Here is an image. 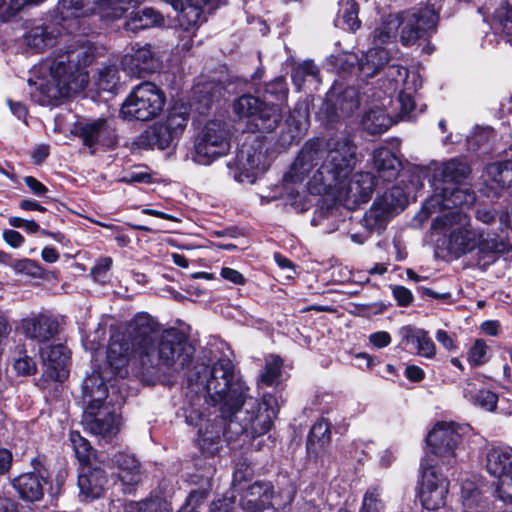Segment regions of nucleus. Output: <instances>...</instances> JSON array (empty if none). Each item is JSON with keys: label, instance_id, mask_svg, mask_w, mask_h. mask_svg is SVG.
I'll use <instances>...</instances> for the list:
<instances>
[{"label": "nucleus", "instance_id": "f257e3e1", "mask_svg": "<svg viewBox=\"0 0 512 512\" xmlns=\"http://www.w3.org/2000/svg\"><path fill=\"white\" fill-rule=\"evenodd\" d=\"M187 380L191 392L203 394L212 405L219 406L221 413V423L201 419L197 442L204 453L218 452L221 435L231 442L242 435L249 438L264 435L272 428L279 411L277 398L268 393L261 402L248 397V387L235 377L231 360L219 359L213 365L198 361Z\"/></svg>", "mask_w": 512, "mask_h": 512}, {"label": "nucleus", "instance_id": "f03ea898", "mask_svg": "<svg viewBox=\"0 0 512 512\" xmlns=\"http://www.w3.org/2000/svg\"><path fill=\"white\" fill-rule=\"evenodd\" d=\"M356 164V146L347 134L337 133L327 140L308 141L286 177L292 182L307 181L312 194H330L347 209H355L372 196L376 180L369 172L351 176Z\"/></svg>", "mask_w": 512, "mask_h": 512}, {"label": "nucleus", "instance_id": "7ed1b4c3", "mask_svg": "<svg viewBox=\"0 0 512 512\" xmlns=\"http://www.w3.org/2000/svg\"><path fill=\"white\" fill-rule=\"evenodd\" d=\"M194 352L183 333L168 329L159 336L158 322L150 314L139 312L112 332L107 363L119 378L130 373L157 374L164 369L181 372L192 362Z\"/></svg>", "mask_w": 512, "mask_h": 512}, {"label": "nucleus", "instance_id": "20e7f679", "mask_svg": "<svg viewBox=\"0 0 512 512\" xmlns=\"http://www.w3.org/2000/svg\"><path fill=\"white\" fill-rule=\"evenodd\" d=\"M95 59V48L85 42L69 46L43 61L37 69L36 91L32 97L43 106L54 105L58 100L79 93L88 84L84 68ZM32 84V81L29 80Z\"/></svg>", "mask_w": 512, "mask_h": 512}, {"label": "nucleus", "instance_id": "39448f33", "mask_svg": "<svg viewBox=\"0 0 512 512\" xmlns=\"http://www.w3.org/2000/svg\"><path fill=\"white\" fill-rule=\"evenodd\" d=\"M465 206L435 210L437 214L431 228L445 236L441 246L452 256L460 257L475 249L481 258H486L505 250V243L471 226L469 216L463 211Z\"/></svg>", "mask_w": 512, "mask_h": 512}, {"label": "nucleus", "instance_id": "423d86ee", "mask_svg": "<svg viewBox=\"0 0 512 512\" xmlns=\"http://www.w3.org/2000/svg\"><path fill=\"white\" fill-rule=\"evenodd\" d=\"M429 182L433 194L424 202L419 213L421 220L432 215L435 210L453 208L455 206H471L475 202V194L461 186L470 170L465 162L451 159L442 163H432Z\"/></svg>", "mask_w": 512, "mask_h": 512}, {"label": "nucleus", "instance_id": "0eeeda50", "mask_svg": "<svg viewBox=\"0 0 512 512\" xmlns=\"http://www.w3.org/2000/svg\"><path fill=\"white\" fill-rule=\"evenodd\" d=\"M165 104L164 92L152 82H143L127 96L120 115L127 120L149 121L162 113Z\"/></svg>", "mask_w": 512, "mask_h": 512}, {"label": "nucleus", "instance_id": "6e6552de", "mask_svg": "<svg viewBox=\"0 0 512 512\" xmlns=\"http://www.w3.org/2000/svg\"><path fill=\"white\" fill-rule=\"evenodd\" d=\"M230 132L227 124L220 120H211L198 133L192 159L200 165H209L230 149Z\"/></svg>", "mask_w": 512, "mask_h": 512}, {"label": "nucleus", "instance_id": "1a4fd4ad", "mask_svg": "<svg viewBox=\"0 0 512 512\" xmlns=\"http://www.w3.org/2000/svg\"><path fill=\"white\" fill-rule=\"evenodd\" d=\"M187 122L185 112L173 109L165 120L155 122L139 136L138 145L145 149H168L179 141Z\"/></svg>", "mask_w": 512, "mask_h": 512}, {"label": "nucleus", "instance_id": "9d476101", "mask_svg": "<svg viewBox=\"0 0 512 512\" xmlns=\"http://www.w3.org/2000/svg\"><path fill=\"white\" fill-rule=\"evenodd\" d=\"M362 101V94L357 88L335 83L319 109V117L328 123L346 119L359 109Z\"/></svg>", "mask_w": 512, "mask_h": 512}, {"label": "nucleus", "instance_id": "9b49d317", "mask_svg": "<svg viewBox=\"0 0 512 512\" xmlns=\"http://www.w3.org/2000/svg\"><path fill=\"white\" fill-rule=\"evenodd\" d=\"M407 204V195L399 186H393L383 195L378 197L364 214L363 227L369 232L380 233L388 221Z\"/></svg>", "mask_w": 512, "mask_h": 512}, {"label": "nucleus", "instance_id": "f8f14e48", "mask_svg": "<svg viewBox=\"0 0 512 512\" xmlns=\"http://www.w3.org/2000/svg\"><path fill=\"white\" fill-rule=\"evenodd\" d=\"M420 472L418 496L422 506L432 511L444 507L448 494V480L438 471L433 460L428 456L422 459Z\"/></svg>", "mask_w": 512, "mask_h": 512}, {"label": "nucleus", "instance_id": "ddd939ff", "mask_svg": "<svg viewBox=\"0 0 512 512\" xmlns=\"http://www.w3.org/2000/svg\"><path fill=\"white\" fill-rule=\"evenodd\" d=\"M239 117L251 118L258 130L270 132L274 130L283 117L282 107L278 104H266L258 97L243 95L233 105Z\"/></svg>", "mask_w": 512, "mask_h": 512}, {"label": "nucleus", "instance_id": "4468645a", "mask_svg": "<svg viewBox=\"0 0 512 512\" xmlns=\"http://www.w3.org/2000/svg\"><path fill=\"white\" fill-rule=\"evenodd\" d=\"M268 166L262 142L253 138L251 141H245L237 153L234 178L240 183L253 184Z\"/></svg>", "mask_w": 512, "mask_h": 512}, {"label": "nucleus", "instance_id": "2eb2a0df", "mask_svg": "<svg viewBox=\"0 0 512 512\" xmlns=\"http://www.w3.org/2000/svg\"><path fill=\"white\" fill-rule=\"evenodd\" d=\"M396 15L401 20L399 36L404 46L414 44L427 31L434 29L438 19L430 6L415 7Z\"/></svg>", "mask_w": 512, "mask_h": 512}, {"label": "nucleus", "instance_id": "dca6fc26", "mask_svg": "<svg viewBox=\"0 0 512 512\" xmlns=\"http://www.w3.org/2000/svg\"><path fill=\"white\" fill-rule=\"evenodd\" d=\"M121 403H108L99 408L84 410L82 424L84 429L91 434L99 437L105 442H110L120 430V416L117 409Z\"/></svg>", "mask_w": 512, "mask_h": 512}, {"label": "nucleus", "instance_id": "f3484780", "mask_svg": "<svg viewBox=\"0 0 512 512\" xmlns=\"http://www.w3.org/2000/svg\"><path fill=\"white\" fill-rule=\"evenodd\" d=\"M461 427L452 422H438L427 435V445L444 464H451L462 441Z\"/></svg>", "mask_w": 512, "mask_h": 512}, {"label": "nucleus", "instance_id": "a211bd4d", "mask_svg": "<svg viewBox=\"0 0 512 512\" xmlns=\"http://www.w3.org/2000/svg\"><path fill=\"white\" fill-rule=\"evenodd\" d=\"M363 94L367 99L371 98L366 101L367 108L361 120L363 129L372 135L384 133L394 122H397L388 112V106L392 103L391 96L386 92H383L384 96L376 92L368 95L366 91Z\"/></svg>", "mask_w": 512, "mask_h": 512}, {"label": "nucleus", "instance_id": "6ab92c4d", "mask_svg": "<svg viewBox=\"0 0 512 512\" xmlns=\"http://www.w3.org/2000/svg\"><path fill=\"white\" fill-rule=\"evenodd\" d=\"M122 70L132 77H144L161 67V61L151 44H134L120 61Z\"/></svg>", "mask_w": 512, "mask_h": 512}, {"label": "nucleus", "instance_id": "aec40b11", "mask_svg": "<svg viewBox=\"0 0 512 512\" xmlns=\"http://www.w3.org/2000/svg\"><path fill=\"white\" fill-rule=\"evenodd\" d=\"M273 498V485L270 482L257 481L241 492L238 512H263L274 507Z\"/></svg>", "mask_w": 512, "mask_h": 512}, {"label": "nucleus", "instance_id": "412c9836", "mask_svg": "<svg viewBox=\"0 0 512 512\" xmlns=\"http://www.w3.org/2000/svg\"><path fill=\"white\" fill-rule=\"evenodd\" d=\"M74 133L82 139L85 146L92 149V152L97 145L112 147L116 143L114 129L106 119L78 123Z\"/></svg>", "mask_w": 512, "mask_h": 512}, {"label": "nucleus", "instance_id": "4be33fe9", "mask_svg": "<svg viewBox=\"0 0 512 512\" xmlns=\"http://www.w3.org/2000/svg\"><path fill=\"white\" fill-rule=\"evenodd\" d=\"M40 355L43 361V376L56 382L67 379L70 354L63 344L44 346L40 349Z\"/></svg>", "mask_w": 512, "mask_h": 512}, {"label": "nucleus", "instance_id": "5701e85b", "mask_svg": "<svg viewBox=\"0 0 512 512\" xmlns=\"http://www.w3.org/2000/svg\"><path fill=\"white\" fill-rule=\"evenodd\" d=\"M106 482V475L101 468L84 466L78 476L80 497L85 501L99 498Z\"/></svg>", "mask_w": 512, "mask_h": 512}, {"label": "nucleus", "instance_id": "b1692460", "mask_svg": "<svg viewBox=\"0 0 512 512\" xmlns=\"http://www.w3.org/2000/svg\"><path fill=\"white\" fill-rule=\"evenodd\" d=\"M46 483L44 472H27L13 479V487L25 501H39L44 495L43 485Z\"/></svg>", "mask_w": 512, "mask_h": 512}, {"label": "nucleus", "instance_id": "393cba45", "mask_svg": "<svg viewBox=\"0 0 512 512\" xmlns=\"http://www.w3.org/2000/svg\"><path fill=\"white\" fill-rule=\"evenodd\" d=\"M108 397V391L103 377L98 372H93L82 385V400L84 410H92L106 404L104 400Z\"/></svg>", "mask_w": 512, "mask_h": 512}, {"label": "nucleus", "instance_id": "a878e982", "mask_svg": "<svg viewBox=\"0 0 512 512\" xmlns=\"http://www.w3.org/2000/svg\"><path fill=\"white\" fill-rule=\"evenodd\" d=\"M486 470L495 478L512 473V447L508 445L492 446L486 454Z\"/></svg>", "mask_w": 512, "mask_h": 512}, {"label": "nucleus", "instance_id": "bb28decb", "mask_svg": "<svg viewBox=\"0 0 512 512\" xmlns=\"http://www.w3.org/2000/svg\"><path fill=\"white\" fill-rule=\"evenodd\" d=\"M24 334L31 339L44 342L54 337L58 332V323L47 315L24 319L21 322Z\"/></svg>", "mask_w": 512, "mask_h": 512}, {"label": "nucleus", "instance_id": "cd10ccee", "mask_svg": "<svg viewBox=\"0 0 512 512\" xmlns=\"http://www.w3.org/2000/svg\"><path fill=\"white\" fill-rule=\"evenodd\" d=\"M400 334L402 341L415 349L419 356L429 359L435 356V344L424 329L404 326L400 329Z\"/></svg>", "mask_w": 512, "mask_h": 512}, {"label": "nucleus", "instance_id": "c85d7f7f", "mask_svg": "<svg viewBox=\"0 0 512 512\" xmlns=\"http://www.w3.org/2000/svg\"><path fill=\"white\" fill-rule=\"evenodd\" d=\"M163 24L164 17L160 12L151 7H144L132 11L126 19L123 28L125 31L138 33Z\"/></svg>", "mask_w": 512, "mask_h": 512}, {"label": "nucleus", "instance_id": "c756f323", "mask_svg": "<svg viewBox=\"0 0 512 512\" xmlns=\"http://www.w3.org/2000/svg\"><path fill=\"white\" fill-rule=\"evenodd\" d=\"M386 75L389 79V86L384 91L387 95L392 94L398 88H404L408 91H417L421 87V78L416 72H409L407 68L399 65H390L387 67Z\"/></svg>", "mask_w": 512, "mask_h": 512}, {"label": "nucleus", "instance_id": "7c9ffc66", "mask_svg": "<svg viewBox=\"0 0 512 512\" xmlns=\"http://www.w3.org/2000/svg\"><path fill=\"white\" fill-rule=\"evenodd\" d=\"M372 160L378 177L384 182L392 181L398 176L401 162L388 148L380 147L374 150Z\"/></svg>", "mask_w": 512, "mask_h": 512}, {"label": "nucleus", "instance_id": "2f4dec72", "mask_svg": "<svg viewBox=\"0 0 512 512\" xmlns=\"http://www.w3.org/2000/svg\"><path fill=\"white\" fill-rule=\"evenodd\" d=\"M58 12L62 29L68 33L78 28L77 19L87 15L83 3L80 0H59Z\"/></svg>", "mask_w": 512, "mask_h": 512}, {"label": "nucleus", "instance_id": "473e14b6", "mask_svg": "<svg viewBox=\"0 0 512 512\" xmlns=\"http://www.w3.org/2000/svg\"><path fill=\"white\" fill-rule=\"evenodd\" d=\"M388 61L389 52L385 48L375 45L358 60L357 69L364 77H373Z\"/></svg>", "mask_w": 512, "mask_h": 512}, {"label": "nucleus", "instance_id": "72a5a7b5", "mask_svg": "<svg viewBox=\"0 0 512 512\" xmlns=\"http://www.w3.org/2000/svg\"><path fill=\"white\" fill-rule=\"evenodd\" d=\"M462 512H490V505L478 488L462 487ZM495 512H512V504H506Z\"/></svg>", "mask_w": 512, "mask_h": 512}, {"label": "nucleus", "instance_id": "f704fd0d", "mask_svg": "<svg viewBox=\"0 0 512 512\" xmlns=\"http://www.w3.org/2000/svg\"><path fill=\"white\" fill-rule=\"evenodd\" d=\"M118 478L124 486L137 485L141 480L140 463L131 455L121 454L116 457Z\"/></svg>", "mask_w": 512, "mask_h": 512}, {"label": "nucleus", "instance_id": "c9c22d12", "mask_svg": "<svg viewBox=\"0 0 512 512\" xmlns=\"http://www.w3.org/2000/svg\"><path fill=\"white\" fill-rule=\"evenodd\" d=\"M463 396L474 406H478L486 411H494L498 396L486 389H477L471 382H466L463 387Z\"/></svg>", "mask_w": 512, "mask_h": 512}, {"label": "nucleus", "instance_id": "e433bc0d", "mask_svg": "<svg viewBox=\"0 0 512 512\" xmlns=\"http://www.w3.org/2000/svg\"><path fill=\"white\" fill-rule=\"evenodd\" d=\"M401 25V20L396 14L384 17L380 25L375 29L373 40L375 45H382L396 39Z\"/></svg>", "mask_w": 512, "mask_h": 512}, {"label": "nucleus", "instance_id": "4c0bfd02", "mask_svg": "<svg viewBox=\"0 0 512 512\" xmlns=\"http://www.w3.org/2000/svg\"><path fill=\"white\" fill-rule=\"evenodd\" d=\"M142 0H98L96 9L99 16L105 20H117L126 12V5H134Z\"/></svg>", "mask_w": 512, "mask_h": 512}, {"label": "nucleus", "instance_id": "58836bf2", "mask_svg": "<svg viewBox=\"0 0 512 512\" xmlns=\"http://www.w3.org/2000/svg\"><path fill=\"white\" fill-rule=\"evenodd\" d=\"M287 124L290 129L291 140L300 138L307 131L309 126L307 106L302 103L296 104L287 119Z\"/></svg>", "mask_w": 512, "mask_h": 512}, {"label": "nucleus", "instance_id": "ea45409f", "mask_svg": "<svg viewBox=\"0 0 512 512\" xmlns=\"http://www.w3.org/2000/svg\"><path fill=\"white\" fill-rule=\"evenodd\" d=\"M55 35L48 31V27L36 26L29 30L24 36L25 44L35 52L43 51L53 44Z\"/></svg>", "mask_w": 512, "mask_h": 512}, {"label": "nucleus", "instance_id": "a19ab883", "mask_svg": "<svg viewBox=\"0 0 512 512\" xmlns=\"http://www.w3.org/2000/svg\"><path fill=\"white\" fill-rule=\"evenodd\" d=\"M123 512H171L170 504L161 497H151L139 502H128Z\"/></svg>", "mask_w": 512, "mask_h": 512}, {"label": "nucleus", "instance_id": "79ce46f5", "mask_svg": "<svg viewBox=\"0 0 512 512\" xmlns=\"http://www.w3.org/2000/svg\"><path fill=\"white\" fill-rule=\"evenodd\" d=\"M487 173L500 187H510L512 185V160L495 162L488 165Z\"/></svg>", "mask_w": 512, "mask_h": 512}, {"label": "nucleus", "instance_id": "37998d69", "mask_svg": "<svg viewBox=\"0 0 512 512\" xmlns=\"http://www.w3.org/2000/svg\"><path fill=\"white\" fill-rule=\"evenodd\" d=\"M495 29L504 34L508 41L512 38V0L505 3L496 10L494 16Z\"/></svg>", "mask_w": 512, "mask_h": 512}, {"label": "nucleus", "instance_id": "c03bdc74", "mask_svg": "<svg viewBox=\"0 0 512 512\" xmlns=\"http://www.w3.org/2000/svg\"><path fill=\"white\" fill-rule=\"evenodd\" d=\"M13 368L18 375H33L37 370L35 360L23 346H17L13 354Z\"/></svg>", "mask_w": 512, "mask_h": 512}, {"label": "nucleus", "instance_id": "a18cd8bd", "mask_svg": "<svg viewBox=\"0 0 512 512\" xmlns=\"http://www.w3.org/2000/svg\"><path fill=\"white\" fill-rule=\"evenodd\" d=\"M70 442L78 461L83 466L87 465L94 455V449L90 445L89 441L82 437L78 431H71Z\"/></svg>", "mask_w": 512, "mask_h": 512}, {"label": "nucleus", "instance_id": "49530a36", "mask_svg": "<svg viewBox=\"0 0 512 512\" xmlns=\"http://www.w3.org/2000/svg\"><path fill=\"white\" fill-rule=\"evenodd\" d=\"M282 360L278 356H270L266 360L264 371L261 373L259 383L272 386L278 384L281 376Z\"/></svg>", "mask_w": 512, "mask_h": 512}, {"label": "nucleus", "instance_id": "de8ad7c7", "mask_svg": "<svg viewBox=\"0 0 512 512\" xmlns=\"http://www.w3.org/2000/svg\"><path fill=\"white\" fill-rule=\"evenodd\" d=\"M120 83L118 70L115 66H104L98 72L97 86L102 91L112 92Z\"/></svg>", "mask_w": 512, "mask_h": 512}, {"label": "nucleus", "instance_id": "09e8293b", "mask_svg": "<svg viewBox=\"0 0 512 512\" xmlns=\"http://www.w3.org/2000/svg\"><path fill=\"white\" fill-rule=\"evenodd\" d=\"M414 91H408L404 88H402L399 97H398V103L400 105V111L398 115L396 116V120H407L411 121L413 120L416 115V105L415 101L413 99L412 93Z\"/></svg>", "mask_w": 512, "mask_h": 512}, {"label": "nucleus", "instance_id": "8fccbe9b", "mask_svg": "<svg viewBox=\"0 0 512 512\" xmlns=\"http://www.w3.org/2000/svg\"><path fill=\"white\" fill-rule=\"evenodd\" d=\"M318 76L319 70L312 61H304L295 67L292 72V80L298 88L303 85L307 77H312L316 81H319Z\"/></svg>", "mask_w": 512, "mask_h": 512}, {"label": "nucleus", "instance_id": "3c124183", "mask_svg": "<svg viewBox=\"0 0 512 512\" xmlns=\"http://www.w3.org/2000/svg\"><path fill=\"white\" fill-rule=\"evenodd\" d=\"M385 506L381 499V493L377 488L367 490L363 497L360 512H384Z\"/></svg>", "mask_w": 512, "mask_h": 512}, {"label": "nucleus", "instance_id": "603ef678", "mask_svg": "<svg viewBox=\"0 0 512 512\" xmlns=\"http://www.w3.org/2000/svg\"><path fill=\"white\" fill-rule=\"evenodd\" d=\"M489 359V347L482 339H477L468 353V362L471 366H481Z\"/></svg>", "mask_w": 512, "mask_h": 512}, {"label": "nucleus", "instance_id": "864d4df0", "mask_svg": "<svg viewBox=\"0 0 512 512\" xmlns=\"http://www.w3.org/2000/svg\"><path fill=\"white\" fill-rule=\"evenodd\" d=\"M330 441V425L324 418L318 420L311 428L308 437V442L313 444L315 442L322 445Z\"/></svg>", "mask_w": 512, "mask_h": 512}, {"label": "nucleus", "instance_id": "5fc2aeb1", "mask_svg": "<svg viewBox=\"0 0 512 512\" xmlns=\"http://www.w3.org/2000/svg\"><path fill=\"white\" fill-rule=\"evenodd\" d=\"M112 266V259L104 257L99 259L91 270L94 280L100 284H104L109 280V271Z\"/></svg>", "mask_w": 512, "mask_h": 512}, {"label": "nucleus", "instance_id": "6e6d98bb", "mask_svg": "<svg viewBox=\"0 0 512 512\" xmlns=\"http://www.w3.org/2000/svg\"><path fill=\"white\" fill-rule=\"evenodd\" d=\"M13 268L16 273L32 277H40L43 273L41 266L36 261L31 259L18 260L13 264Z\"/></svg>", "mask_w": 512, "mask_h": 512}, {"label": "nucleus", "instance_id": "4d7b16f0", "mask_svg": "<svg viewBox=\"0 0 512 512\" xmlns=\"http://www.w3.org/2000/svg\"><path fill=\"white\" fill-rule=\"evenodd\" d=\"M496 486L497 498L507 504H512V473L498 478Z\"/></svg>", "mask_w": 512, "mask_h": 512}, {"label": "nucleus", "instance_id": "13d9d810", "mask_svg": "<svg viewBox=\"0 0 512 512\" xmlns=\"http://www.w3.org/2000/svg\"><path fill=\"white\" fill-rule=\"evenodd\" d=\"M296 494V487L294 484L289 483L287 486H285L278 495H274L273 503L274 507H286L287 505H290L295 497Z\"/></svg>", "mask_w": 512, "mask_h": 512}, {"label": "nucleus", "instance_id": "bf43d9fd", "mask_svg": "<svg viewBox=\"0 0 512 512\" xmlns=\"http://www.w3.org/2000/svg\"><path fill=\"white\" fill-rule=\"evenodd\" d=\"M235 504V495L233 492H227L222 498L211 504L210 512H233Z\"/></svg>", "mask_w": 512, "mask_h": 512}, {"label": "nucleus", "instance_id": "052dcab7", "mask_svg": "<svg viewBox=\"0 0 512 512\" xmlns=\"http://www.w3.org/2000/svg\"><path fill=\"white\" fill-rule=\"evenodd\" d=\"M347 5L348 7L343 14V20L350 30L355 31L360 26L358 20V6L354 2H349Z\"/></svg>", "mask_w": 512, "mask_h": 512}, {"label": "nucleus", "instance_id": "680f3d73", "mask_svg": "<svg viewBox=\"0 0 512 512\" xmlns=\"http://www.w3.org/2000/svg\"><path fill=\"white\" fill-rule=\"evenodd\" d=\"M266 92L277 95L279 99H285L288 93L285 80L281 77L276 78L266 86Z\"/></svg>", "mask_w": 512, "mask_h": 512}, {"label": "nucleus", "instance_id": "e2e57ef3", "mask_svg": "<svg viewBox=\"0 0 512 512\" xmlns=\"http://www.w3.org/2000/svg\"><path fill=\"white\" fill-rule=\"evenodd\" d=\"M392 292L400 306L409 305L413 299L411 291L404 286H395L393 287Z\"/></svg>", "mask_w": 512, "mask_h": 512}, {"label": "nucleus", "instance_id": "0e129e2a", "mask_svg": "<svg viewBox=\"0 0 512 512\" xmlns=\"http://www.w3.org/2000/svg\"><path fill=\"white\" fill-rule=\"evenodd\" d=\"M369 342L377 349L384 348L391 343V336L386 331H378L370 334Z\"/></svg>", "mask_w": 512, "mask_h": 512}, {"label": "nucleus", "instance_id": "69168bd1", "mask_svg": "<svg viewBox=\"0 0 512 512\" xmlns=\"http://www.w3.org/2000/svg\"><path fill=\"white\" fill-rule=\"evenodd\" d=\"M3 239L12 248L22 246L25 241L24 237L18 231L12 229L4 230Z\"/></svg>", "mask_w": 512, "mask_h": 512}, {"label": "nucleus", "instance_id": "338daca9", "mask_svg": "<svg viewBox=\"0 0 512 512\" xmlns=\"http://www.w3.org/2000/svg\"><path fill=\"white\" fill-rule=\"evenodd\" d=\"M24 182L30 191L36 196H43L47 193V187L32 176H26Z\"/></svg>", "mask_w": 512, "mask_h": 512}, {"label": "nucleus", "instance_id": "774afa93", "mask_svg": "<svg viewBox=\"0 0 512 512\" xmlns=\"http://www.w3.org/2000/svg\"><path fill=\"white\" fill-rule=\"evenodd\" d=\"M221 276L225 280L234 284L243 285L245 283L244 276L239 271L229 267L222 268Z\"/></svg>", "mask_w": 512, "mask_h": 512}]
</instances>
